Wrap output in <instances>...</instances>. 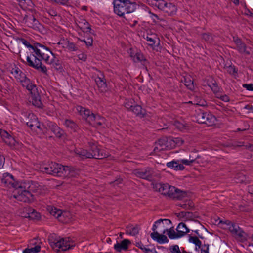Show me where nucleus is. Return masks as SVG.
Listing matches in <instances>:
<instances>
[{
    "instance_id": "obj_11",
    "label": "nucleus",
    "mask_w": 253,
    "mask_h": 253,
    "mask_svg": "<svg viewBox=\"0 0 253 253\" xmlns=\"http://www.w3.org/2000/svg\"><path fill=\"white\" fill-rule=\"evenodd\" d=\"M88 145L91 151V158L102 159L107 156V154L105 153L104 150L100 148L97 143L90 141L88 142Z\"/></svg>"
},
{
    "instance_id": "obj_1",
    "label": "nucleus",
    "mask_w": 253,
    "mask_h": 253,
    "mask_svg": "<svg viewBox=\"0 0 253 253\" xmlns=\"http://www.w3.org/2000/svg\"><path fill=\"white\" fill-rule=\"evenodd\" d=\"M20 41L22 44L29 48V53H30L29 55L28 53L27 55H22L23 58H25L26 61H25L21 57V55H20V57L22 62L28 66L47 74L46 67L38 59L39 56L41 55V53L44 54L43 52H47L46 50H45V46L39 43H35L34 45H31L26 40L23 38L21 39Z\"/></svg>"
},
{
    "instance_id": "obj_37",
    "label": "nucleus",
    "mask_w": 253,
    "mask_h": 253,
    "mask_svg": "<svg viewBox=\"0 0 253 253\" xmlns=\"http://www.w3.org/2000/svg\"><path fill=\"white\" fill-rule=\"evenodd\" d=\"M139 228L138 226H128L126 227V232L132 236H135L139 233Z\"/></svg>"
},
{
    "instance_id": "obj_22",
    "label": "nucleus",
    "mask_w": 253,
    "mask_h": 253,
    "mask_svg": "<svg viewBox=\"0 0 253 253\" xmlns=\"http://www.w3.org/2000/svg\"><path fill=\"white\" fill-rule=\"evenodd\" d=\"M95 82L99 90L101 92L106 91L107 90V84L104 76L101 72L99 75L95 77Z\"/></svg>"
},
{
    "instance_id": "obj_52",
    "label": "nucleus",
    "mask_w": 253,
    "mask_h": 253,
    "mask_svg": "<svg viewBox=\"0 0 253 253\" xmlns=\"http://www.w3.org/2000/svg\"><path fill=\"white\" fill-rule=\"evenodd\" d=\"M78 41L81 42H84L87 47L91 46L92 45L93 40L92 38H88L87 41L84 40H78Z\"/></svg>"
},
{
    "instance_id": "obj_42",
    "label": "nucleus",
    "mask_w": 253,
    "mask_h": 253,
    "mask_svg": "<svg viewBox=\"0 0 253 253\" xmlns=\"http://www.w3.org/2000/svg\"><path fill=\"white\" fill-rule=\"evenodd\" d=\"M41 246L36 245L34 247L26 248L23 250V253H37L40 251Z\"/></svg>"
},
{
    "instance_id": "obj_26",
    "label": "nucleus",
    "mask_w": 253,
    "mask_h": 253,
    "mask_svg": "<svg viewBox=\"0 0 253 253\" xmlns=\"http://www.w3.org/2000/svg\"><path fill=\"white\" fill-rule=\"evenodd\" d=\"M64 126L71 132H78L79 130L78 125L73 120L66 119L64 122Z\"/></svg>"
},
{
    "instance_id": "obj_54",
    "label": "nucleus",
    "mask_w": 253,
    "mask_h": 253,
    "mask_svg": "<svg viewBox=\"0 0 253 253\" xmlns=\"http://www.w3.org/2000/svg\"><path fill=\"white\" fill-rule=\"evenodd\" d=\"M150 13L151 14V18L153 19L154 22L156 23L158 22L159 21L163 20L162 19H160L157 15L151 12Z\"/></svg>"
},
{
    "instance_id": "obj_29",
    "label": "nucleus",
    "mask_w": 253,
    "mask_h": 253,
    "mask_svg": "<svg viewBox=\"0 0 253 253\" xmlns=\"http://www.w3.org/2000/svg\"><path fill=\"white\" fill-rule=\"evenodd\" d=\"M77 110L82 117L88 122H89V118L91 119V116L93 115V113L90 110L82 106H78Z\"/></svg>"
},
{
    "instance_id": "obj_63",
    "label": "nucleus",
    "mask_w": 253,
    "mask_h": 253,
    "mask_svg": "<svg viewBox=\"0 0 253 253\" xmlns=\"http://www.w3.org/2000/svg\"><path fill=\"white\" fill-rule=\"evenodd\" d=\"M136 246L140 248L141 250L144 247V245L141 242L136 243Z\"/></svg>"
},
{
    "instance_id": "obj_14",
    "label": "nucleus",
    "mask_w": 253,
    "mask_h": 253,
    "mask_svg": "<svg viewBox=\"0 0 253 253\" xmlns=\"http://www.w3.org/2000/svg\"><path fill=\"white\" fill-rule=\"evenodd\" d=\"M1 183L3 186L8 188H17L19 186L20 183L16 182L13 176L8 173H4L3 174L1 178Z\"/></svg>"
},
{
    "instance_id": "obj_44",
    "label": "nucleus",
    "mask_w": 253,
    "mask_h": 253,
    "mask_svg": "<svg viewBox=\"0 0 253 253\" xmlns=\"http://www.w3.org/2000/svg\"><path fill=\"white\" fill-rule=\"evenodd\" d=\"M184 84L190 90L194 89L193 81L190 78H186L184 79Z\"/></svg>"
},
{
    "instance_id": "obj_51",
    "label": "nucleus",
    "mask_w": 253,
    "mask_h": 253,
    "mask_svg": "<svg viewBox=\"0 0 253 253\" xmlns=\"http://www.w3.org/2000/svg\"><path fill=\"white\" fill-rule=\"evenodd\" d=\"M226 71L231 75H234L237 73V71L234 66H229L226 68Z\"/></svg>"
},
{
    "instance_id": "obj_48",
    "label": "nucleus",
    "mask_w": 253,
    "mask_h": 253,
    "mask_svg": "<svg viewBox=\"0 0 253 253\" xmlns=\"http://www.w3.org/2000/svg\"><path fill=\"white\" fill-rule=\"evenodd\" d=\"M215 96L216 98L225 102H228L230 101L229 97L228 95L226 94H221L220 92L217 93Z\"/></svg>"
},
{
    "instance_id": "obj_19",
    "label": "nucleus",
    "mask_w": 253,
    "mask_h": 253,
    "mask_svg": "<svg viewBox=\"0 0 253 253\" xmlns=\"http://www.w3.org/2000/svg\"><path fill=\"white\" fill-rule=\"evenodd\" d=\"M80 171L78 169L73 167L63 166L62 170V177H75L79 175Z\"/></svg>"
},
{
    "instance_id": "obj_8",
    "label": "nucleus",
    "mask_w": 253,
    "mask_h": 253,
    "mask_svg": "<svg viewBox=\"0 0 253 253\" xmlns=\"http://www.w3.org/2000/svg\"><path fill=\"white\" fill-rule=\"evenodd\" d=\"M63 165L56 163H50L43 166L41 168V170L48 174L61 177Z\"/></svg>"
},
{
    "instance_id": "obj_45",
    "label": "nucleus",
    "mask_w": 253,
    "mask_h": 253,
    "mask_svg": "<svg viewBox=\"0 0 253 253\" xmlns=\"http://www.w3.org/2000/svg\"><path fill=\"white\" fill-rule=\"evenodd\" d=\"M189 241L194 244L196 246L200 248L201 246V242L196 236H189Z\"/></svg>"
},
{
    "instance_id": "obj_36",
    "label": "nucleus",
    "mask_w": 253,
    "mask_h": 253,
    "mask_svg": "<svg viewBox=\"0 0 253 253\" xmlns=\"http://www.w3.org/2000/svg\"><path fill=\"white\" fill-rule=\"evenodd\" d=\"M164 221H165L167 224L170 225L171 223V221L169 219H160L155 222V224L153 225V227H152V230L154 232H156V230L158 225H162L163 227H164V223H163Z\"/></svg>"
},
{
    "instance_id": "obj_16",
    "label": "nucleus",
    "mask_w": 253,
    "mask_h": 253,
    "mask_svg": "<svg viewBox=\"0 0 253 253\" xmlns=\"http://www.w3.org/2000/svg\"><path fill=\"white\" fill-rule=\"evenodd\" d=\"M129 55L132 60L135 63H141L143 66H146L148 64V61L144 57L143 54L140 51H134L132 48H130L128 51Z\"/></svg>"
},
{
    "instance_id": "obj_32",
    "label": "nucleus",
    "mask_w": 253,
    "mask_h": 253,
    "mask_svg": "<svg viewBox=\"0 0 253 253\" xmlns=\"http://www.w3.org/2000/svg\"><path fill=\"white\" fill-rule=\"evenodd\" d=\"M130 109L135 114L140 117H143L146 114L145 110L143 109L141 106L138 105L130 106Z\"/></svg>"
},
{
    "instance_id": "obj_13",
    "label": "nucleus",
    "mask_w": 253,
    "mask_h": 253,
    "mask_svg": "<svg viewBox=\"0 0 253 253\" xmlns=\"http://www.w3.org/2000/svg\"><path fill=\"white\" fill-rule=\"evenodd\" d=\"M160 2L161 4H160L158 9L164 13L169 16H172L176 13L177 8L174 4L168 2L164 0Z\"/></svg>"
},
{
    "instance_id": "obj_28",
    "label": "nucleus",
    "mask_w": 253,
    "mask_h": 253,
    "mask_svg": "<svg viewBox=\"0 0 253 253\" xmlns=\"http://www.w3.org/2000/svg\"><path fill=\"white\" fill-rule=\"evenodd\" d=\"M151 238L160 244L168 243L169 240L166 236L163 234H160L158 232H153L151 234Z\"/></svg>"
},
{
    "instance_id": "obj_6",
    "label": "nucleus",
    "mask_w": 253,
    "mask_h": 253,
    "mask_svg": "<svg viewBox=\"0 0 253 253\" xmlns=\"http://www.w3.org/2000/svg\"><path fill=\"white\" fill-rule=\"evenodd\" d=\"M45 50L47 52H43L44 54L41 53V55L38 58L40 62H41L42 60H43L46 63L52 65L56 70H61L62 67L60 61L57 59H55L54 54L46 46Z\"/></svg>"
},
{
    "instance_id": "obj_55",
    "label": "nucleus",
    "mask_w": 253,
    "mask_h": 253,
    "mask_svg": "<svg viewBox=\"0 0 253 253\" xmlns=\"http://www.w3.org/2000/svg\"><path fill=\"white\" fill-rule=\"evenodd\" d=\"M243 87L245 88L247 90L249 91H253V84H243Z\"/></svg>"
},
{
    "instance_id": "obj_21",
    "label": "nucleus",
    "mask_w": 253,
    "mask_h": 253,
    "mask_svg": "<svg viewBox=\"0 0 253 253\" xmlns=\"http://www.w3.org/2000/svg\"><path fill=\"white\" fill-rule=\"evenodd\" d=\"M47 127L51 130V131L58 138H61L64 133V131L60 128L56 123L48 121L46 123Z\"/></svg>"
},
{
    "instance_id": "obj_49",
    "label": "nucleus",
    "mask_w": 253,
    "mask_h": 253,
    "mask_svg": "<svg viewBox=\"0 0 253 253\" xmlns=\"http://www.w3.org/2000/svg\"><path fill=\"white\" fill-rule=\"evenodd\" d=\"M163 0H146L147 2L152 6H155L158 8L161 2Z\"/></svg>"
},
{
    "instance_id": "obj_57",
    "label": "nucleus",
    "mask_w": 253,
    "mask_h": 253,
    "mask_svg": "<svg viewBox=\"0 0 253 253\" xmlns=\"http://www.w3.org/2000/svg\"><path fill=\"white\" fill-rule=\"evenodd\" d=\"M201 253H209V245H204L201 250Z\"/></svg>"
},
{
    "instance_id": "obj_39",
    "label": "nucleus",
    "mask_w": 253,
    "mask_h": 253,
    "mask_svg": "<svg viewBox=\"0 0 253 253\" xmlns=\"http://www.w3.org/2000/svg\"><path fill=\"white\" fill-rule=\"evenodd\" d=\"M249 238V235L242 230L240 233H239V234L237 235L235 239L240 242H244L247 241Z\"/></svg>"
},
{
    "instance_id": "obj_15",
    "label": "nucleus",
    "mask_w": 253,
    "mask_h": 253,
    "mask_svg": "<svg viewBox=\"0 0 253 253\" xmlns=\"http://www.w3.org/2000/svg\"><path fill=\"white\" fill-rule=\"evenodd\" d=\"M222 225V228L224 229H228L232 235L235 238L243 229L241 228L237 224L232 223L229 220L225 221H220Z\"/></svg>"
},
{
    "instance_id": "obj_27",
    "label": "nucleus",
    "mask_w": 253,
    "mask_h": 253,
    "mask_svg": "<svg viewBox=\"0 0 253 253\" xmlns=\"http://www.w3.org/2000/svg\"><path fill=\"white\" fill-rule=\"evenodd\" d=\"M130 244V241L128 239H124L120 243H117L114 245V249L117 252H120L121 251H126L128 249V245Z\"/></svg>"
},
{
    "instance_id": "obj_10",
    "label": "nucleus",
    "mask_w": 253,
    "mask_h": 253,
    "mask_svg": "<svg viewBox=\"0 0 253 253\" xmlns=\"http://www.w3.org/2000/svg\"><path fill=\"white\" fill-rule=\"evenodd\" d=\"M23 122L30 127L32 130H35V128H38L40 130H42L41 125L38 120L37 117L33 113H25L21 117Z\"/></svg>"
},
{
    "instance_id": "obj_62",
    "label": "nucleus",
    "mask_w": 253,
    "mask_h": 253,
    "mask_svg": "<svg viewBox=\"0 0 253 253\" xmlns=\"http://www.w3.org/2000/svg\"><path fill=\"white\" fill-rule=\"evenodd\" d=\"M47 14L51 16H55L57 15V13L53 10H49L47 12Z\"/></svg>"
},
{
    "instance_id": "obj_2",
    "label": "nucleus",
    "mask_w": 253,
    "mask_h": 253,
    "mask_svg": "<svg viewBox=\"0 0 253 253\" xmlns=\"http://www.w3.org/2000/svg\"><path fill=\"white\" fill-rule=\"evenodd\" d=\"M10 73L14 77L16 81L19 82L23 87L30 92L31 101L33 105L39 108H42L43 104L41 100V96L37 87L27 77L25 73L18 67L14 65L12 67Z\"/></svg>"
},
{
    "instance_id": "obj_46",
    "label": "nucleus",
    "mask_w": 253,
    "mask_h": 253,
    "mask_svg": "<svg viewBox=\"0 0 253 253\" xmlns=\"http://www.w3.org/2000/svg\"><path fill=\"white\" fill-rule=\"evenodd\" d=\"M202 38L203 40L209 43L213 42V37L210 33H203L202 34Z\"/></svg>"
},
{
    "instance_id": "obj_58",
    "label": "nucleus",
    "mask_w": 253,
    "mask_h": 253,
    "mask_svg": "<svg viewBox=\"0 0 253 253\" xmlns=\"http://www.w3.org/2000/svg\"><path fill=\"white\" fill-rule=\"evenodd\" d=\"M40 26H41V24H40L39 21L38 20H37V21H35V22H33V24L32 27L33 29L37 30V29H40Z\"/></svg>"
},
{
    "instance_id": "obj_50",
    "label": "nucleus",
    "mask_w": 253,
    "mask_h": 253,
    "mask_svg": "<svg viewBox=\"0 0 253 253\" xmlns=\"http://www.w3.org/2000/svg\"><path fill=\"white\" fill-rule=\"evenodd\" d=\"M180 163H182V165H185L187 166L191 165L195 160V159H191V156L189 157V159H181L179 160Z\"/></svg>"
},
{
    "instance_id": "obj_25",
    "label": "nucleus",
    "mask_w": 253,
    "mask_h": 253,
    "mask_svg": "<svg viewBox=\"0 0 253 253\" xmlns=\"http://www.w3.org/2000/svg\"><path fill=\"white\" fill-rule=\"evenodd\" d=\"M105 122V118L101 117L100 115L93 114L91 116V119L89 118L88 123L95 126H101Z\"/></svg>"
},
{
    "instance_id": "obj_12",
    "label": "nucleus",
    "mask_w": 253,
    "mask_h": 253,
    "mask_svg": "<svg viewBox=\"0 0 253 253\" xmlns=\"http://www.w3.org/2000/svg\"><path fill=\"white\" fill-rule=\"evenodd\" d=\"M134 174L137 177L151 181L153 178L154 171L153 169L146 167L134 170Z\"/></svg>"
},
{
    "instance_id": "obj_59",
    "label": "nucleus",
    "mask_w": 253,
    "mask_h": 253,
    "mask_svg": "<svg viewBox=\"0 0 253 253\" xmlns=\"http://www.w3.org/2000/svg\"><path fill=\"white\" fill-rule=\"evenodd\" d=\"M5 162L4 158L0 155V169H1L4 165Z\"/></svg>"
},
{
    "instance_id": "obj_35",
    "label": "nucleus",
    "mask_w": 253,
    "mask_h": 253,
    "mask_svg": "<svg viewBox=\"0 0 253 253\" xmlns=\"http://www.w3.org/2000/svg\"><path fill=\"white\" fill-rule=\"evenodd\" d=\"M148 42V44L153 47L157 41H159V39L157 38L155 34H151L147 35L145 38H144Z\"/></svg>"
},
{
    "instance_id": "obj_64",
    "label": "nucleus",
    "mask_w": 253,
    "mask_h": 253,
    "mask_svg": "<svg viewBox=\"0 0 253 253\" xmlns=\"http://www.w3.org/2000/svg\"><path fill=\"white\" fill-rule=\"evenodd\" d=\"M248 192L250 193L253 194V185H251L248 187Z\"/></svg>"
},
{
    "instance_id": "obj_38",
    "label": "nucleus",
    "mask_w": 253,
    "mask_h": 253,
    "mask_svg": "<svg viewBox=\"0 0 253 253\" xmlns=\"http://www.w3.org/2000/svg\"><path fill=\"white\" fill-rule=\"evenodd\" d=\"M28 211L29 212L28 213V215L27 216H26V217L32 220L37 219L40 218V214L38 213L34 209L30 208L28 210Z\"/></svg>"
},
{
    "instance_id": "obj_23",
    "label": "nucleus",
    "mask_w": 253,
    "mask_h": 253,
    "mask_svg": "<svg viewBox=\"0 0 253 253\" xmlns=\"http://www.w3.org/2000/svg\"><path fill=\"white\" fill-rule=\"evenodd\" d=\"M0 134L3 141L8 145L12 146L15 145L14 138L4 130H0Z\"/></svg>"
},
{
    "instance_id": "obj_17",
    "label": "nucleus",
    "mask_w": 253,
    "mask_h": 253,
    "mask_svg": "<svg viewBox=\"0 0 253 253\" xmlns=\"http://www.w3.org/2000/svg\"><path fill=\"white\" fill-rule=\"evenodd\" d=\"M171 140V139H168L167 137H164L159 139L158 141L155 143V147L154 149V151L155 153H157L164 150L169 149L170 147L169 146V143Z\"/></svg>"
},
{
    "instance_id": "obj_7",
    "label": "nucleus",
    "mask_w": 253,
    "mask_h": 253,
    "mask_svg": "<svg viewBox=\"0 0 253 253\" xmlns=\"http://www.w3.org/2000/svg\"><path fill=\"white\" fill-rule=\"evenodd\" d=\"M49 244L52 248L57 252L66 251L71 249L74 245L70 243L69 240L61 238L59 240L49 239Z\"/></svg>"
},
{
    "instance_id": "obj_30",
    "label": "nucleus",
    "mask_w": 253,
    "mask_h": 253,
    "mask_svg": "<svg viewBox=\"0 0 253 253\" xmlns=\"http://www.w3.org/2000/svg\"><path fill=\"white\" fill-rule=\"evenodd\" d=\"M166 166L169 168L173 169L175 170H182L185 169V167L183 165L180 164V161H172L169 162H168Z\"/></svg>"
},
{
    "instance_id": "obj_3",
    "label": "nucleus",
    "mask_w": 253,
    "mask_h": 253,
    "mask_svg": "<svg viewBox=\"0 0 253 253\" xmlns=\"http://www.w3.org/2000/svg\"><path fill=\"white\" fill-rule=\"evenodd\" d=\"M155 188L162 194L172 199L182 200L187 196L186 191L181 190L167 183H158L155 184Z\"/></svg>"
},
{
    "instance_id": "obj_31",
    "label": "nucleus",
    "mask_w": 253,
    "mask_h": 253,
    "mask_svg": "<svg viewBox=\"0 0 253 253\" xmlns=\"http://www.w3.org/2000/svg\"><path fill=\"white\" fill-rule=\"evenodd\" d=\"M75 153L77 156L82 159L84 160L87 158H91V152H88L87 150L83 149H78L75 150Z\"/></svg>"
},
{
    "instance_id": "obj_40",
    "label": "nucleus",
    "mask_w": 253,
    "mask_h": 253,
    "mask_svg": "<svg viewBox=\"0 0 253 253\" xmlns=\"http://www.w3.org/2000/svg\"><path fill=\"white\" fill-rule=\"evenodd\" d=\"M166 232H168L167 234L170 239H173L180 237V236H179V234L178 233V232L176 233L174 230L171 228H170L169 230L167 229H165L163 231V233L165 234Z\"/></svg>"
},
{
    "instance_id": "obj_33",
    "label": "nucleus",
    "mask_w": 253,
    "mask_h": 253,
    "mask_svg": "<svg viewBox=\"0 0 253 253\" xmlns=\"http://www.w3.org/2000/svg\"><path fill=\"white\" fill-rule=\"evenodd\" d=\"M177 231L179 234V236L182 237L186 233L189 232L190 230L187 228L186 224L183 222L179 223L177 228Z\"/></svg>"
},
{
    "instance_id": "obj_43",
    "label": "nucleus",
    "mask_w": 253,
    "mask_h": 253,
    "mask_svg": "<svg viewBox=\"0 0 253 253\" xmlns=\"http://www.w3.org/2000/svg\"><path fill=\"white\" fill-rule=\"evenodd\" d=\"M236 182L240 183H246L247 180L246 176L242 173H239L235 177Z\"/></svg>"
},
{
    "instance_id": "obj_60",
    "label": "nucleus",
    "mask_w": 253,
    "mask_h": 253,
    "mask_svg": "<svg viewBox=\"0 0 253 253\" xmlns=\"http://www.w3.org/2000/svg\"><path fill=\"white\" fill-rule=\"evenodd\" d=\"M84 27L82 28L84 30H86V31H88V30L90 31L91 30V28L89 26L88 23L85 21V22L84 23Z\"/></svg>"
},
{
    "instance_id": "obj_20",
    "label": "nucleus",
    "mask_w": 253,
    "mask_h": 253,
    "mask_svg": "<svg viewBox=\"0 0 253 253\" xmlns=\"http://www.w3.org/2000/svg\"><path fill=\"white\" fill-rule=\"evenodd\" d=\"M47 210L51 215L57 218L60 221H64L63 217L66 215L67 212H63L61 210L58 209L52 206H48Z\"/></svg>"
},
{
    "instance_id": "obj_9",
    "label": "nucleus",
    "mask_w": 253,
    "mask_h": 253,
    "mask_svg": "<svg viewBox=\"0 0 253 253\" xmlns=\"http://www.w3.org/2000/svg\"><path fill=\"white\" fill-rule=\"evenodd\" d=\"M196 121L199 124H206L209 126L213 124L216 120L214 115L209 112L199 110L195 115Z\"/></svg>"
},
{
    "instance_id": "obj_53",
    "label": "nucleus",
    "mask_w": 253,
    "mask_h": 253,
    "mask_svg": "<svg viewBox=\"0 0 253 253\" xmlns=\"http://www.w3.org/2000/svg\"><path fill=\"white\" fill-rule=\"evenodd\" d=\"M78 58L83 61H85L87 59V55L86 53L83 52L78 55Z\"/></svg>"
},
{
    "instance_id": "obj_56",
    "label": "nucleus",
    "mask_w": 253,
    "mask_h": 253,
    "mask_svg": "<svg viewBox=\"0 0 253 253\" xmlns=\"http://www.w3.org/2000/svg\"><path fill=\"white\" fill-rule=\"evenodd\" d=\"M175 125L180 130H183L185 128V125L179 122H176Z\"/></svg>"
},
{
    "instance_id": "obj_24",
    "label": "nucleus",
    "mask_w": 253,
    "mask_h": 253,
    "mask_svg": "<svg viewBox=\"0 0 253 253\" xmlns=\"http://www.w3.org/2000/svg\"><path fill=\"white\" fill-rule=\"evenodd\" d=\"M59 43L63 44L64 47L71 51H76L79 49V41L75 44L66 39L60 41Z\"/></svg>"
},
{
    "instance_id": "obj_34",
    "label": "nucleus",
    "mask_w": 253,
    "mask_h": 253,
    "mask_svg": "<svg viewBox=\"0 0 253 253\" xmlns=\"http://www.w3.org/2000/svg\"><path fill=\"white\" fill-rule=\"evenodd\" d=\"M208 85L211 88L215 95L220 91V87L218 86L216 82L213 79L208 81Z\"/></svg>"
},
{
    "instance_id": "obj_18",
    "label": "nucleus",
    "mask_w": 253,
    "mask_h": 253,
    "mask_svg": "<svg viewBox=\"0 0 253 253\" xmlns=\"http://www.w3.org/2000/svg\"><path fill=\"white\" fill-rule=\"evenodd\" d=\"M233 41L236 45L235 49H236L240 53L246 55L250 54V52L248 50L249 48L238 37H233Z\"/></svg>"
},
{
    "instance_id": "obj_5",
    "label": "nucleus",
    "mask_w": 253,
    "mask_h": 253,
    "mask_svg": "<svg viewBox=\"0 0 253 253\" xmlns=\"http://www.w3.org/2000/svg\"><path fill=\"white\" fill-rule=\"evenodd\" d=\"M113 4L114 12L120 17L134 12L136 8V4L129 0H114Z\"/></svg>"
},
{
    "instance_id": "obj_41",
    "label": "nucleus",
    "mask_w": 253,
    "mask_h": 253,
    "mask_svg": "<svg viewBox=\"0 0 253 253\" xmlns=\"http://www.w3.org/2000/svg\"><path fill=\"white\" fill-rule=\"evenodd\" d=\"M180 214L186 220H193L196 217V216L191 212L181 211Z\"/></svg>"
},
{
    "instance_id": "obj_4",
    "label": "nucleus",
    "mask_w": 253,
    "mask_h": 253,
    "mask_svg": "<svg viewBox=\"0 0 253 253\" xmlns=\"http://www.w3.org/2000/svg\"><path fill=\"white\" fill-rule=\"evenodd\" d=\"M34 185L30 183V181L20 183L15 188L16 194L14 195V197L18 201L29 202L33 199L32 192L34 191Z\"/></svg>"
},
{
    "instance_id": "obj_61",
    "label": "nucleus",
    "mask_w": 253,
    "mask_h": 253,
    "mask_svg": "<svg viewBox=\"0 0 253 253\" xmlns=\"http://www.w3.org/2000/svg\"><path fill=\"white\" fill-rule=\"evenodd\" d=\"M69 0H57V3L61 4L62 5H65L66 4Z\"/></svg>"
},
{
    "instance_id": "obj_47",
    "label": "nucleus",
    "mask_w": 253,
    "mask_h": 253,
    "mask_svg": "<svg viewBox=\"0 0 253 253\" xmlns=\"http://www.w3.org/2000/svg\"><path fill=\"white\" fill-rule=\"evenodd\" d=\"M169 250L171 253H182V250H180L177 245L170 246L169 247Z\"/></svg>"
}]
</instances>
